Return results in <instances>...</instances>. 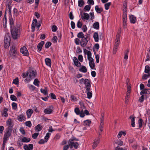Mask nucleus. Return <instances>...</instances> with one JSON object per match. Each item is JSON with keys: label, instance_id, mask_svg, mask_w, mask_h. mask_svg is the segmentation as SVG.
<instances>
[{"label": "nucleus", "instance_id": "1", "mask_svg": "<svg viewBox=\"0 0 150 150\" xmlns=\"http://www.w3.org/2000/svg\"><path fill=\"white\" fill-rule=\"evenodd\" d=\"M36 76V70L34 69H29L27 72L23 74V78H27L24 80L25 82H28L32 79L35 78Z\"/></svg>", "mask_w": 150, "mask_h": 150}, {"label": "nucleus", "instance_id": "2", "mask_svg": "<svg viewBox=\"0 0 150 150\" xmlns=\"http://www.w3.org/2000/svg\"><path fill=\"white\" fill-rule=\"evenodd\" d=\"M121 33V30H119L116 35V38L115 40V45L113 49V52L114 54L116 53L119 45L120 42V37Z\"/></svg>", "mask_w": 150, "mask_h": 150}, {"label": "nucleus", "instance_id": "3", "mask_svg": "<svg viewBox=\"0 0 150 150\" xmlns=\"http://www.w3.org/2000/svg\"><path fill=\"white\" fill-rule=\"evenodd\" d=\"M78 140V139H76L74 137H72L69 140V145L71 148L74 147L75 149H77L78 146L79 144L78 143L75 142L74 141Z\"/></svg>", "mask_w": 150, "mask_h": 150}, {"label": "nucleus", "instance_id": "4", "mask_svg": "<svg viewBox=\"0 0 150 150\" xmlns=\"http://www.w3.org/2000/svg\"><path fill=\"white\" fill-rule=\"evenodd\" d=\"M12 129L7 128L5 131L4 136V143H5L11 136L12 132Z\"/></svg>", "mask_w": 150, "mask_h": 150}, {"label": "nucleus", "instance_id": "5", "mask_svg": "<svg viewBox=\"0 0 150 150\" xmlns=\"http://www.w3.org/2000/svg\"><path fill=\"white\" fill-rule=\"evenodd\" d=\"M11 33L13 38L14 39H16L19 34V28L18 27H16L14 29L11 30Z\"/></svg>", "mask_w": 150, "mask_h": 150}, {"label": "nucleus", "instance_id": "6", "mask_svg": "<svg viewBox=\"0 0 150 150\" xmlns=\"http://www.w3.org/2000/svg\"><path fill=\"white\" fill-rule=\"evenodd\" d=\"M10 38L8 35H6L4 40V46L5 48H8L10 45Z\"/></svg>", "mask_w": 150, "mask_h": 150}, {"label": "nucleus", "instance_id": "7", "mask_svg": "<svg viewBox=\"0 0 150 150\" xmlns=\"http://www.w3.org/2000/svg\"><path fill=\"white\" fill-rule=\"evenodd\" d=\"M17 50L14 46H13L11 47L9 51V56L10 57L13 58L16 57Z\"/></svg>", "mask_w": 150, "mask_h": 150}, {"label": "nucleus", "instance_id": "8", "mask_svg": "<svg viewBox=\"0 0 150 150\" xmlns=\"http://www.w3.org/2000/svg\"><path fill=\"white\" fill-rule=\"evenodd\" d=\"M40 26V24H38L37 23V20L36 19H34L32 22V30L33 32H34L35 30V28L36 27L38 28Z\"/></svg>", "mask_w": 150, "mask_h": 150}, {"label": "nucleus", "instance_id": "9", "mask_svg": "<svg viewBox=\"0 0 150 150\" xmlns=\"http://www.w3.org/2000/svg\"><path fill=\"white\" fill-rule=\"evenodd\" d=\"M20 52L24 56H28L29 54L27 49L25 46L21 47L20 49Z\"/></svg>", "mask_w": 150, "mask_h": 150}, {"label": "nucleus", "instance_id": "10", "mask_svg": "<svg viewBox=\"0 0 150 150\" xmlns=\"http://www.w3.org/2000/svg\"><path fill=\"white\" fill-rule=\"evenodd\" d=\"M123 25L124 28H125L127 25V14L123 13L122 16Z\"/></svg>", "mask_w": 150, "mask_h": 150}, {"label": "nucleus", "instance_id": "11", "mask_svg": "<svg viewBox=\"0 0 150 150\" xmlns=\"http://www.w3.org/2000/svg\"><path fill=\"white\" fill-rule=\"evenodd\" d=\"M53 108L52 106H49L44 110V112L45 114H50L52 112Z\"/></svg>", "mask_w": 150, "mask_h": 150}, {"label": "nucleus", "instance_id": "12", "mask_svg": "<svg viewBox=\"0 0 150 150\" xmlns=\"http://www.w3.org/2000/svg\"><path fill=\"white\" fill-rule=\"evenodd\" d=\"M131 86L130 85L128 84L127 82V91L125 98L126 99L129 100V99L130 94L131 92Z\"/></svg>", "mask_w": 150, "mask_h": 150}, {"label": "nucleus", "instance_id": "13", "mask_svg": "<svg viewBox=\"0 0 150 150\" xmlns=\"http://www.w3.org/2000/svg\"><path fill=\"white\" fill-rule=\"evenodd\" d=\"M6 124L7 126H8L7 128L12 129L13 125L11 118H9L7 120L6 122Z\"/></svg>", "mask_w": 150, "mask_h": 150}, {"label": "nucleus", "instance_id": "14", "mask_svg": "<svg viewBox=\"0 0 150 150\" xmlns=\"http://www.w3.org/2000/svg\"><path fill=\"white\" fill-rule=\"evenodd\" d=\"M84 52L87 55V59L89 61L93 59L91 57V53L90 51L86 50H84Z\"/></svg>", "mask_w": 150, "mask_h": 150}, {"label": "nucleus", "instance_id": "15", "mask_svg": "<svg viewBox=\"0 0 150 150\" xmlns=\"http://www.w3.org/2000/svg\"><path fill=\"white\" fill-rule=\"evenodd\" d=\"M91 82L88 79H85L84 84L85 86L86 89L88 90L89 89H91Z\"/></svg>", "mask_w": 150, "mask_h": 150}, {"label": "nucleus", "instance_id": "16", "mask_svg": "<svg viewBox=\"0 0 150 150\" xmlns=\"http://www.w3.org/2000/svg\"><path fill=\"white\" fill-rule=\"evenodd\" d=\"M88 40L86 38H84L81 39L80 42V45L82 47H85L87 45Z\"/></svg>", "mask_w": 150, "mask_h": 150}, {"label": "nucleus", "instance_id": "17", "mask_svg": "<svg viewBox=\"0 0 150 150\" xmlns=\"http://www.w3.org/2000/svg\"><path fill=\"white\" fill-rule=\"evenodd\" d=\"M33 148V145L32 144H30L28 145L25 144L23 146V149L25 150H32Z\"/></svg>", "mask_w": 150, "mask_h": 150}, {"label": "nucleus", "instance_id": "18", "mask_svg": "<svg viewBox=\"0 0 150 150\" xmlns=\"http://www.w3.org/2000/svg\"><path fill=\"white\" fill-rule=\"evenodd\" d=\"M129 19L130 23H135L137 21V19L136 17L132 15H131L129 16Z\"/></svg>", "mask_w": 150, "mask_h": 150}, {"label": "nucleus", "instance_id": "19", "mask_svg": "<svg viewBox=\"0 0 150 150\" xmlns=\"http://www.w3.org/2000/svg\"><path fill=\"white\" fill-rule=\"evenodd\" d=\"M73 62L75 65L78 67H80L81 66V63L78 61L77 58L74 57L73 58Z\"/></svg>", "mask_w": 150, "mask_h": 150}, {"label": "nucleus", "instance_id": "20", "mask_svg": "<svg viewBox=\"0 0 150 150\" xmlns=\"http://www.w3.org/2000/svg\"><path fill=\"white\" fill-rule=\"evenodd\" d=\"M86 93H87V97L88 99L91 98L92 96V93L91 89L88 90L86 89Z\"/></svg>", "mask_w": 150, "mask_h": 150}, {"label": "nucleus", "instance_id": "21", "mask_svg": "<svg viewBox=\"0 0 150 150\" xmlns=\"http://www.w3.org/2000/svg\"><path fill=\"white\" fill-rule=\"evenodd\" d=\"M81 18L83 20H88L89 18V15L87 13H84L81 15Z\"/></svg>", "mask_w": 150, "mask_h": 150}, {"label": "nucleus", "instance_id": "22", "mask_svg": "<svg viewBox=\"0 0 150 150\" xmlns=\"http://www.w3.org/2000/svg\"><path fill=\"white\" fill-rule=\"evenodd\" d=\"M129 118L131 120V125L132 127H135L134 121L135 117L134 115H132L130 116Z\"/></svg>", "mask_w": 150, "mask_h": 150}, {"label": "nucleus", "instance_id": "23", "mask_svg": "<svg viewBox=\"0 0 150 150\" xmlns=\"http://www.w3.org/2000/svg\"><path fill=\"white\" fill-rule=\"evenodd\" d=\"M18 120L20 122H22L25 120L26 119V117L25 115L23 114L19 115L18 117Z\"/></svg>", "mask_w": 150, "mask_h": 150}, {"label": "nucleus", "instance_id": "24", "mask_svg": "<svg viewBox=\"0 0 150 150\" xmlns=\"http://www.w3.org/2000/svg\"><path fill=\"white\" fill-rule=\"evenodd\" d=\"M89 66L92 69H95V64L94 63V59L89 61Z\"/></svg>", "mask_w": 150, "mask_h": 150}, {"label": "nucleus", "instance_id": "25", "mask_svg": "<svg viewBox=\"0 0 150 150\" xmlns=\"http://www.w3.org/2000/svg\"><path fill=\"white\" fill-rule=\"evenodd\" d=\"M33 113V110L32 109H29L26 112V115L28 118H30Z\"/></svg>", "mask_w": 150, "mask_h": 150}, {"label": "nucleus", "instance_id": "26", "mask_svg": "<svg viewBox=\"0 0 150 150\" xmlns=\"http://www.w3.org/2000/svg\"><path fill=\"white\" fill-rule=\"evenodd\" d=\"M144 115L146 118L148 119V121H150V109H146Z\"/></svg>", "mask_w": 150, "mask_h": 150}, {"label": "nucleus", "instance_id": "27", "mask_svg": "<svg viewBox=\"0 0 150 150\" xmlns=\"http://www.w3.org/2000/svg\"><path fill=\"white\" fill-rule=\"evenodd\" d=\"M144 94H150V89H145L142 90L140 93V95H142Z\"/></svg>", "mask_w": 150, "mask_h": 150}, {"label": "nucleus", "instance_id": "28", "mask_svg": "<svg viewBox=\"0 0 150 150\" xmlns=\"http://www.w3.org/2000/svg\"><path fill=\"white\" fill-rule=\"evenodd\" d=\"M93 38L95 42H98L99 41L98 35L97 32H95L93 35Z\"/></svg>", "mask_w": 150, "mask_h": 150}, {"label": "nucleus", "instance_id": "29", "mask_svg": "<svg viewBox=\"0 0 150 150\" xmlns=\"http://www.w3.org/2000/svg\"><path fill=\"white\" fill-rule=\"evenodd\" d=\"M46 64L48 66L51 67V60L49 58H46L45 59Z\"/></svg>", "mask_w": 150, "mask_h": 150}, {"label": "nucleus", "instance_id": "30", "mask_svg": "<svg viewBox=\"0 0 150 150\" xmlns=\"http://www.w3.org/2000/svg\"><path fill=\"white\" fill-rule=\"evenodd\" d=\"M79 70L81 72L86 73L87 71V70L85 66H82L79 69Z\"/></svg>", "mask_w": 150, "mask_h": 150}, {"label": "nucleus", "instance_id": "31", "mask_svg": "<svg viewBox=\"0 0 150 150\" xmlns=\"http://www.w3.org/2000/svg\"><path fill=\"white\" fill-rule=\"evenodd\" d=\"M100 142V139L98 138L96 139L93 142V148H95L97 146Z\"/></svg>", "mask_w": 150, "mask_h": 150}, {"label": "nucleus", "instance_id": "32", "mask_svg": "<svg viewBox=\"0 0 150 150\" xmlns=\"http://www.w3.org/2000/svg\"><path fill=\"white\" fill-rule=\"evenodd\" d=\"M95 10L97 13H100L103 11V9L102 7H99L97 5L95 7Z\"/></svg>", "mask_w": 150, "mask_h": 150}, {"label": "nucleus", "instance_id": "33", "mask_svg": "<svg viewBox=\"0 0 150 150\" xmlns=\"http://www.w3.org/2000/svg\"><path fill=\"white\" fill-rule=\"evenodd\" d=\"M21 141L23 142L28 143L30 141V139L29 138L23 137L21 139Z\"/></svg>", "mask_w": 150, "mask_h": 150}, {"label": "nucleus", "instance_id": "34", "mask_svg": "<svg viewBox=\"0 0 150 150\" xmlns=\"http://www.w3.org/2000/svg\"><path fill=\"white\" fill-rule=\"evenodd\" d=\"M145 73L150 75V67L148 65L145 66L144 70Z\"/></svg>", "mask_w": 150, "mask_h": 150}, {"label": "nucleus", "instance_id": "35", "mask_svg": "<svg viewBox=\"0 0 150 150\" xmlns=\"http://www.w3.org/2000/svg\"><path fill=\"white\" fill-rule=\"evenodd\" d=\"M44 43V41H41L38 44L37 46V47L39 50H41Z\"/></svg>", "mask_w": 150, "mask_h": 150}, {"label": "nucleus", "instance_id": "36", "mask_svg": "<svg viewBox=\"0 0 150 150\" xmlns=\"http://www.w3.org/2000/svg\"><path fill=\"white\" fill-rule=\"evenodd\" d=\"M42 126L40 125H38L35 127V130L36 132L40 131L42 129Z\"/></svg>", "mask_w": 150, "mask_h": 150}, {"label": "nucleus", "instance_id": "37", "mask_svg": "<svg viewBox=\"0 0 150 150\" xmlns=\"http://www.w3.org/2000/svg\"><path fill=\"white\" fill-rule=\"evenodd\" d=\"M129 52V49H127L125 51V56L124 57V58L125 59H127L128 58V54Z\"/></svg>", "mask_w": 150, "mask_h": 150}, {"label": "nucleus", "instance_id": "38", "mask_svg": "<svg viewBox=\"0 0 150 150\" xmlns=\"http://www.w3.org/2000/svg\"><path fill=\"white\" fill-rule=\"evenodd\" d=\"M91 123V121L89 120H87L83 121L84 125L87 126H89Z\"/></svg>", "mask_w": 150, "mask_h": 150}, {"label": "nucleus", "instance_id": "39", "mask_svg": "<svg viewBox=\"0 0 150 150\" xmlns=\"http://www.w3.org/2000/svg\"><path fill=\"white\" fill-rule=\"evenodd\" d=\"M93 27L94 29H98L99 28V23L98 22H96L93 23Z\"/></svg>", "mask_w": 150, "mask_h": 150}, {"label": "nucleus", "instance_id": "40", "mask_svg": "<svg viewBox=\"0 0 150 150\" xmlns=\"http://www.w3.org/2000/svg\"><path fill=\"white\" fill-rule=\"evenodd\" d=\"M33 84L35 86H39L40 81L37 79H35L34 81L33 82Z\"/></svg>", "mask_w": 150, "mask_h": 150}, {"label": "nucleus", "instance_id": "41", "mask_svg": "<svg viewBox=\"0 0 150 150\" xmlns=\"http://www.w3.org/2000/svg\"><path fill=\"white\" fill-rule=\"evenodd\" d=\"M77 36L78 38H82V39L85 38L84 35L82 32L79 33L78 34Z\"/></svg>", "mask_w": 150, "mask_h": 150}, {"label": "nucleus", "instance_id": "42", "mask_svg": "<svg viewBox=\"0 0 150 150\" xmlns=\"http://www.w3.org/2000/svg\"><path fill=\"white\" fill-rule=\"evenodd\" d=\"M41 92L43 93L44 95H46L47 94V90L46 88L45 89L41 88L40 89Z\"/></svg>", "mask_w": 150, "mask_h": 150}, {"label": "nucleus", "instance_id": "43", "mask_svg": "<svg viewBox=\"0 0 150 150\" xmlns=\"http://www.w3.org/2000/svg\"><path fill=\"white\" fill-rule=\"evenodd\" d=\"M123 13H127V4L126 3L124 4L123 6Z\"/></svg>", "mask_w": 150, "mask_h": 150}, {"label": "nucleus", "instance_id": "44", "mask_svg": "<svg viewBox=\"0 0 150 150\" xmlns=\"http://www.w3.org/2000/svg\"><path fill=\"white\" fill-rule=\"evenodd\" d=\"M91 5H86L83 8V10L84 11H89L91 8Z\"/></svg>", "mask_w": 150, "mask_h": 150}, {"label": "nucleus", "instance_id": "45", "mask_svg": "<svg viewBox=\"0 0 150 150\" xmlns=\"http://www.w3.org/2000/svg\"><path fill=\"white\" fill-rule=\"evenodd\" d=\"M111 4V2H108L105 4L104 5L105 8V10H108L109 9L110 6Z\"/></svg>", "mask_w": 150, "mask_h": 150}, {"label": "nucleus", "instance_id": "46", "mask_svg": "<svg viewBox=\"0 0 150 150\" xmlns=\"http://www.w3.org/2000/svg\"><path fill=\"white\" fill-rule=\"evenodd\" d=\"M150 77V75H149L148 74H144L143 75L142 77V79L144 80L146 79L147 78Z\"/></svg>", "mask_w": 150, "mask_h": 150}, {"label": "nucleus", "instance_id": "47", "mask_svg": "<svg viewBox=\"0 0 150 150\" xmlns=\"http://www.w3.org/2000/svg\"><path fill=\"white\" fill-rule=\"evenodd\" d=\"M28 87L29 89L31 91H33L35 89V87L32 85L28 84Z\"/></svg>", "mask_w": 150, "mask_h": 150}, {"label": "nucleus", "instance_id": "48", "mask_svg": "<svg viewBox=\"0 0 150 150\" xmlns=\"http://www.w3.org/2000/svg\"><path fill=\"white\" fill-rule=\"evenodd\" d=\"M12 108L13 109L15 110L17 109V106L16 103L13 102L12 104Z\"/></svg>", "mask_w": 150, "mask_h": 150}, {"label": "nucleus", "instance_id": "49", "mask_svg": "<svg viewBox=\"0 0 150 150\" xmlns=\"http://www.w3.org/2000/svg\"><path fill=\"white\" fill-rule=\"evenodd\" d=\"M7 109H5L4 110V111L3 112L2 115V116L5 117H7L8 116V114L7 113Z\"/></svg>", "mask_w": 150, "mask_h": 150}, {"label": "nucleus", "instance_id": "50", "mask_svg": "<svg viewBox=\"0 0 150 150\" xmlns=\"http://www.w3.org/2000/svg\"><path fill=\"white\" fill-rule=\"evenodd\" d=\"M71 100L73 102H76L77 101L76 98L74 96L71 95L70 96Z\"/></svg>", "mask_w": 150, "mask_h": 150}, {"label": "nucleus", "instance_id": "51", "mask_svg": "<svg viewBox=\"0 0 150 150\" xmlns=\"http://www.w3.org/2000/svg\"><path fill=\"white\" fill-rule=\"evenodd\" d=\"M78 4L79 6H82L84 4V2L83 0H79L78 1Z\"/></svg>", "mask_w": 150, "mask_h": 150}, {"label": "nucleus", "instance_id": "52", "mask_svg": "<svg viewBox=\"0 0 150 150\" xmlns=\"http://www.w3.org/2000/svg\"><path fill=\"white\" fill-rule=\"evenodd\" d=\"M50 134H51L48 132L46 134V136L45 137L44 139L46 141H47V142L48 140Z\"/></svg>", "mask_w": 150, "mask_h": 150}, {"label": "nucleus", "instance_id": "53", "mask_svg": "<svg viewBox=\"0 0 150 150\" xmlns=\"http://www.w3.org/2000/svg\"><path fill=\"white\" fill-rule=\"evenodd\" d=\"M87 3L88 5H93L94 4L93 0H88Z\"/></svg>", "mask_w": 150, "mask_h": 150}, {"label": "nucleus", "instance_id": "54", "mask_svg": "<svg viewBox=\"0 0 150 150\" xmlns=\"http://www.w3.org/2000/svg\"><path fill=\"white\" fill-rule=\"evenodd\" d=\"M10 98L13 101H16L17 100L16 97L13 95H12L11 96Z\"/></svg>", "mask_w": 150, "mask_h": 150}, {"label": "nucleus", "instance_id": "55", "mask_svg": "<svg viewBox=\"0 0 150 150\" xmlns=\"http://www.w3.org/2000/svg\"><path fill=\"white\" fill-rule=\"evenodd\" d=\"M39 134V132H35L32 135V137L34 139H35L37 138Z\"/></svg>", "mask_w": 150, "mask_h": 150}, {"label": "nucleus", "instance_id": "56", "mask_svg": "<svg viewBox=\"0 0 150 150\" xmlns=\"http://www.w3.org/2000/svg\"><path fill=\"white\" fill-rule=\"evenodd\" d=\"M13 83L17 85L18 84V78H16L13 81Z\"/></svg>", "mask_w": 150, "mask_h": 150}, {"label": "nucleus", "instance_id": "57", "mask_svg": "<svg viewBox=\"0 0 150 150\" xmlns=\"http://www.w3.org/2000/svg\"><path fill=\"white\" fill-rule=\"evenodd\" d=\"M47 142V141H46V140H45L43 139H41L38 142V143L39 144H44V143H45Z\"/></svg>", "mask_w": 150, "mask_h": 150}, {"label": "nucleus", "instance_id": "58", "mask_svg": "<svg viewBox=\"0 0 150 150\" xmlns=\"http://www.w3.org/2000/svg\"><path fill=\"white\" fill-rule=\"evenodd\" d=\"M25 124L26 126L31 127L32 126L31 122L30 121H27L25 122Z\"/></svg>", "mask_w": 150, "mask_h": 150}, {"label": "nucleus", "instance_id": "59", "mask_svg": "<svg viewBox=\"0 0 150 150\" xmlns=\"http://www.w3.org/2000/svg\"><path fill=\"white\" fill-rule=\"evenodd\" d=\"M82 24L81 23L80 21H78L76 25L77 27L79 28H81L82 27Z\"/></svg>", "mask_w": 150, "mask_h": 150}, {"label": "nucleus", "instance_id": "60", "mask_svg": "<svg viewBox=\"0 0 150 150\" xmlns=\"http://www.w3.org/2000/svg\"><path fill=\"white\" fill-rule=\"evenodd\" d=\"M85 81V79H84L83 78H81L79 80V83L81 84H83L84 83Z\"/></svg>", "mask_w": 150, "mask_h": 150}, {"label": "nucleus", "instance_id": "61", "mask_svg": "<svg viewBox=\"0 0 150 150\" xmlns=\"http://www.w3.org/2000/svg\"><path fill=\"white\" fill-rule=\"evenodd\" d=\"M143 122V120L142 119H140L138 121L139 126V127H142V123Z\"/></svg>", "mask_w": 150, "mask_h": 150}, {"label": "nucleus", "instance_id": "62", "mask_svg": "<svg viewBox=\"0 0 150 150\" xmlns=\"http://www.w3.org/2000/svg\"><path fill=\"white\" fill-rule=\"evenodd\" d=\"M51 45V43L49 42H47L45 45V47L46 48H48Z\"/></svg>", "mask_w": 150, "mask_h": 150}, {"label": "nucleus", "instance_id": "63", "mask_svg": "<svg viewBox=\"0 0 150 150\" xmlns=\"http://www.w3.org/2000/svg\"><path fill=\"white\" fill-rule=\"evenodd\" d=\"M78 59L80 62H82L83 60V56L81 55H79L78 57Z\"/></svg>", "mask_w": 150, "mask_h": 150}, {"label": "nucleus", "instance_id": "64", "mask_svg": "<svg viewBox=\"0 0 150 150\" xmlns=\"http://www.w3.org/2000/svg\"><path fill=\"white\" fill-rule=\"evenodd\" d=\"M74 42L76 45H79L80 43V40L78 38H76L74 40Z\"/></svg>", "mask_w": 150, "mask_h": 150}]
</instances>
